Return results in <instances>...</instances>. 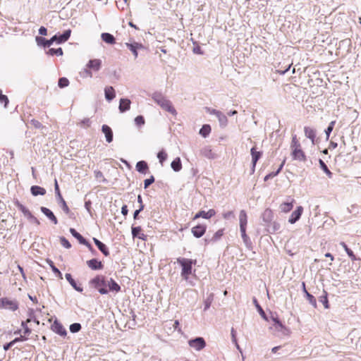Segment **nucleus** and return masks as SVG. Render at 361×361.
Masks as SVG:
<instances>
[{"mask_svg": "<svg viewBox=\"0 0 361 361\" xmlns=\"http://www.w3.org/2000/svg\"><path fill=\"white\" fill-rule=\"evenodd\" d=\"M290 148L291 151L290 154L293 160L300 162H305L307 161L306 154L296 135L292 136Z\"/></svg>", "mask_w": 361, "mask_h": 361, "instance_id": "obj_1", "label": "nucleus"}, {"mask_svg": "<svg viewBox=\"0 0 361 361\" xmlns=\"http://www.w3.org/2000/svg\"><path fill=\"white\" fill-rule=\"evenodd\" d=\"M177 263L181 267L180 275L185 280H188L190 275L192 274V266L197 263L196 259H188L184 257H178L176 259Z\"/></svg>", "mask_w": 361, "mask_h": 361, "instance_id": "obj_2", "label": "nucleus"}, {"mask_svg": "<svg viewBox=\"0 0 361 361\" xmlns=\"http://www.w3.org/2000/svg\"><path fill=\"white\" fill-rule=\"evenodd\" d=\"M152 99L164 111H168L175 116L177 115L176 110L173 106L171 101L161 94H154Z\"/></svg>", "mask_w": 361, "mask_h": 361, "instance_id": "obj_3", "label": "nucleus"}, {"mask_svg": "<svg viewBox=\"0 0 361 361\" xmlns=\"http://www.w3.org/2000/svg\"><path fill=\"white\" fill-rule=\"evenodd\" d=\"M102 67V61L99 59H91L86 64V68H84L80 73L82 78H92V71L97 72L100 70Z\"/></svg>", "mask_w": 361, "mask_h": 361, "instance_id": "obj_4", "label": "nucleus"}, {"mask_svg": "<svg viewBox=\"0 0 361 361\" xmlns=\"http://www.w3.org/2000/svg\"><path fill=\"white\" fill-rule=\"evenodd\" d=\"M89 283L92 288L97 289L100 294L104 295L108 293V290L106 288L107 283L104 276L97 275L92 279Z\"/></svg>", "mask_w": 361, "mask_h": 361, "instance_id": "obj_5", "label": "nucleus"}, {"mask_svg": "<svg viewBox=\"0 0 361 361\" xmlns=\"http://www.w3.org/2000/svg\"><path fill=\"white\" fill-rule=\"evenodd\" d=\"M0 308L16 311L18 309V302L16 300L9 298H0Z\"/></svg>", "mask_w": 361, "mask_h": 361, "instance_id": "obj_6", "label": "nucleus"}, {"mask_svg": "<svg viewBox=\"0 0 361 361\" xmlns=\"http://www.w3.org/2000/svg\"><path fill=\"white\" fill-rule=\"evenodd\" d=\"M188 345L195 350L200 351L205 348L206 342L203 338L198 337L195 339L190 340L188 341Z\"/></svg>", "mask_w": 361, "mask_h": 361, "instance_id": "obj_7", "label": "nucleus"}, {"mask_svg": "<svg viewBox=\"0 0 361 361\" xmlns=\"http://www.w3.org/2000/svg\"><path fill=\"white\" fill-rule=\"evenodd\" d=\"M54 189H55L56 195L59 200L60 201V202L61 204V207H62L63 210L64 211V212L66 214H69L70 213V209L68 207L66 201L64 200V199L63 198V197L61 195V191H60V189H59V184H58V182H57L56 179H55V181H54Z\"/></svg>", "mask_w": 361, "mask_h": 361, "instance_id": "obj_8", "label": "nucleus"}, {"mask_svg": "<svg viewBox=\"0 0 361 361\" xmlns=\"http://www.w3.org/2000/svg\"><path fill=\"white\" fill-rule=\"evenodd\" d=\"M207 226L205 224H198L192 228L191 232L195 238H201L206 232Z\"/></svg>", "mask_w": 361, "mask_h": 361, "instance_id": "obj_9", "label": "nucleus"}, {"mask_svg": "<svg viewBox=\"0 0 361 361\" xmlns=\"http://www.w3.org/2000/svg\"><path fill=\"white\" fill-rule=\"evenodd\" d=\"M215 214H216V212L213 209H210L207 212L200 211L198 213H197L195 215V216L193 217V219L195 220L200 217L205 219H209L212 218V216H215Z\"/></svg>", "mask_w": 361, "mask_h": 361, "instance_id": "obj_10", "label": "nucleus"}, {"mask_svg": "<svg viewBox=\"0 0 361 361\" xmlns=\"http://www.w3.org/2000/svg\"><path fill=\"white\" fill-rule=\"evenodd\" d=\"M70 233L78 240L80 243L86 245L90 250H92V245L75 228H70Z\"/></svg>", "mask_w": 361, "mask_h": 361, "instance_id": "obj_11", "label": "nucleus"}, {"mask_svg": "<svg viewBox=\"0 0 361 361\" xmlns=\"http://www.w3.org/2000/svg\"><path fill=\"white\" fill-rule=\"evenodd\" d=\"M302 212L303 207L302 206L298 207L291 214L288 220L289 223L291 224H295L298 220H299Z\"/></svg>", "mask_w": 361, "mask_h": 361, "instance_id": "obj_12", "label": "nucleus"}, {"mask_svg": "<svg viewBox=\"0 0 361 361\" xmlns=\"http://www.w3.org/2000/svg\"><path fill=\"white\" fill-rule=\"evenodd\" d=\"M51 330H52L54 332H55V333H56V334H59V335H61V336H66V334H67V333H66V329H65V328L63 326V325H62L60 322H57V321H55V322L52 324V325H51Z\"/></svg>", "mask_w": 361, "mask_h": 361, "instance_id": "obj_13", "label": "nucleus"}, {"mask_svg": "<svg viewBox=\"0 0 361 361\" xmlns=\"http://www.w3.org/2000/svg\"><path fill=\"white\" fill-rule=\"evenodd\" d=\"M304 133L306 137L310 139L312 142V143L314 145L315 142V138H316V130L312 127L310 126H305L304 127Z\"/></svg>", "mask_w": 361, "mask_h": 361, "instance_id": "obj_14", "label": "nucleus"}, {"mask_svg": "<svg viewBox=\"0 0 361 361\" xmlns=\"http://www.w3.org/2000/svg\"><path fill=\"white\" fill-rule=\"evenodd\" d=\"M87 264L88 267L92 270H100L104 268V264L102 262L97 260V259H92L87 261Z\"/></svg>", "mask_w": 361, "mask_h": 361, "instance_id": "obj_15", "label": "nucleus"}, {"mask_svg": "<svg viewBox=\"0 0 361 361\" xmlns=\"http://www.w3.org/2000/svg\"><path fill=\"white\" fill-rule=\"evenodd\" d=\"M132 235L133 238H138L142 240H147V235H145L140 226L132 227Z\"/></svg>", "mask_w": 361, "mask_h": 361, "instance_id": "obj_16", "label": "nucleus"}, {"mask_svg": "<svg viewBox=\"0 0 361 361\" xmlns=\"http://www.w3.org/2000/svg\"><path fill=\"white\" fill-rule=\"evenodd\" d=\"M251 156H252V168L253 171H255V168L257 161L260 159L262 155V152L259 151H257L255 147H253L250 150Z\"/></svg>", "mask_w": 361, "mask_h": 361, "instance_id": "obj_17", "label": "nucleus"}, {"mask_svg": "<svg viewBox=\"0 0 361 361\" xmlns=\"http://www.w3.org/2000/svg\"><path fill=\"white\" fill-rule=\"evenodd\" d=\"M274 322V327L276 331H282L283 334L288 335L290 331L287 329L277 318H273Z\"/></svg>", "mask_w": 361, "mask_h": 361, "instance_id": "obj_18", "label": "nucleus"}, {"mask_svg": "<svg viewBox=\"0 0 361 361\" xmlns=\"http://www.w3.org/2000/svg\"><path fill=\"white\" fill-rule=\"evenodd\" d=\"M126 47L132 51L135 58L136 59L138 56L137 50L143 49L144 47L142 44L134 42V43H126Z\"/></svg>", "mask_w": 361, "mask_h": 361, "instance_id": "obj_19", "label": "nucleus"}, {"mask_svg": "<svg viewBox=\"0 0 361 361\" xmlns=\"http://www.w3.org/2000/svg\"><path fill=\"white\" fill-rule=\"evenodd\" d=\"M200 154L202 156L209 159H213L216 157V154L212 151L210 147H205L202 148L200 151Z\"/></svg>", "mask_w": 361, "mask_h": 361, "instance_id": "obj_20", "label": "nucleus"}, {"mask_svg": "<svg viewBox=\"0 0 361 361\" xmlns=\"http://www.w3.org/2000/svg\"><path fill=\"white\" fill-rule=\"evenodd\" d=\"M212 114H214L219 119L220 124L223 126H226L228 123L227 117L225 114L219 111L214 109Z\"/></svg>", "mask_w": 361, "mask_h": 361, "instance_id": "obj_21", "label": "nucleus"}, {"mask_svg": "<svg viewBox=\"0 0 361 361\" xmlns=\"http://www.w3.org/2000/svg\"><path fill=\"white\" fill-rule=\"evenodd\" d=\"M93 241L95 243V245L97 246L98 249L105 255L109 256V251L107 247L102 243L100 240L97 239L96 238H93Z\"/></svg>", "mask_w": 361, "mask_h": 361, "instance_id": "obj_22", "label": "nucleus"}, {"mask_svg": "<svg viewBox=\"0 0 361 361\" xmlns=\"http://www.w3.org/2000/svg\"><path fill=\"white\" fill-rule=\"evenodd\" d=\"M41 211L42 212L46 215L54 224H58V220L56 219V217L55 216V215L54 214V213L50 210L47 207H41Z\"/></svg>", "mask_w": 361, "mask_h": 361, "instance_id": "obj_23", "label": "nucleus"}, {"mask_svg": "<svg viewBox=\"0 0 361 361\" xmlns=\"http://www.w3.org/2000/svg\"><path fill=\"white\" fill-rule=\"evenodd\" d=\"M130 100L128 99H121L119 104V110L121 112H125L130 108Z\"/></svg>", "mask_w": 361, "mask_h": 361, "instance_id": "obj_24", "label": "nucleus"}, {"mask_svg": "<svg viewBox=\"0 0 361 361\" xmlns=\"http://www.w3.org/2000/svg\"><path fill=\"white\" fill-rule=\"evenodd\" d=\"M102 132L104 133L106 140L108 142H111L113 140V132L109 126L107 125L102 126Z\"/></svg>", "mask_w": 361, "mask_h": 361, "instance_id": "obj_25", "label": "nucleus"}, {"mask_svg": "<svg viewBox=\"0 0 361 361\" xmlns=\"http://www.w3.org/2000/svg\"><path fill=\"white\" fill-rule=\"evenodd\" d=\"M240 228H246L247 224V216L245 210H241L239 214Z\"/></svg>", "mask_w": 361, "mask_h": 361, "instance_id": "obj_26", "label": "nucleus"}, {"mask_svg": "<svg viewBox=\"0 0 361 361\" xmlns=\"http://www.w3.org/2000/svg\"><path fill=\"white\" fill-rule=\"evenodd\" d=\"M56 35H54V37H52L50 39H45L44 38H42V37H36V40L37 41V42L39 44V43H42L43 44V45L44 47H50L55 41H56Z\"/></svg>", "mask_w": 361, "mask_h": 361, "instance_id": "obj_27", "label": "nucleus"}, {"mask_svg": "<svg viewBox=\"0 0 361 361\" xmlns=\"http://www.w3.org/2000/svg\"><path fill=\"white\" fill-rule=\"evenodd\" d=\"M17 207L19 208V209L29 219H35L38 224L37 219L32 214V213L23 204L19 203L18 202H16Z\"/></svg>", "mask_w": 361, "mask_h": 361, "instance_id": "obj_28", "label": "nucleus"}, {"mask_svg": "<svg viewBox=\"0 0 361 361\" xmlns=\"http://www.w3.org/2000/svg\"><path fill=\"white\" fill-rule=\"evenodd\" d=\"M31 193L34 196L37 195H44L46 194V190L38 185H33L30 188Z\"/></svg>", "mask_w": 361, "mask_h": 361, "instance_id": "obj_29", "label": "nucleus"}, {"mask_svg": "<svg viewBox=\"0 0 361 361\" xmlns=\"http://www.w3.org/2000/svg\"><path fill=\"white\" fill-rule=\"evenodd\" d=\"M101 37L104 42L109 44H114L116 43L115 37L109 33H102Z\"/></svg>", "mask_w": 361, "mask_h": 361, "instance_id": "obj_30", "label": "nucleus"}, {"mask_svg": "<svg viewBox=\"0 0 361 361\" xmlns=\"http://www.w3.org/2000/svg\"><path fill=\"white\" fill-rule=\"evenodd\" d=\"M107 286L110 291L118 293L121 290V286L113 279H110L107 282Z\"/></svg>", "mask_w": 361, "mask_h": 361, "instance_id": "obj_31", "label": "nucleus"}, {"mask_svg": "<svg viewBox=\"0 0 361 361\" xmlns=\"http://www.w3.org/2000/svg\"><path fill=\"white\" fill-rule=\"evenodd\" d=\"M136 170L142 173H146L148 169V165L145 161H140L136 164Z\"/></svg>", "mask_w": 361, "mask_h": 361, "instance_id": "obj_32", "label": "nucleus"}, {"mask_svg": "<svg viewBox=\"0 0 361 361\" xmlns=\"http://www.w3.org/2000/svg\"><path fill=\"white\" fill-rule=\"evenodd\" d=\"M71 30H66L63 32V34H62L59 36L56 35L57 39H56V42L57 43H62V42L67 41L71 36Z\"/></svg>", "mask_w": 361, "mask_h": 361, "instance_id": "obj_33", "label": "nucleus"}, {"mask_svg": "<svg viewBox=\"0 0 361 361\" xmlns=\"http://www.w3.org/2000/svg\"><path fill=\"white\" fill-rule=\"evenodd\" d=\"M65 277L67 279V281L71 283V285L74 288V289L79 292L82 291V288L80 286H77L75 281L73 279L71 274H66Z\"/></svg>", "mask_w": 361, "mask_h": 361, "instance_id": "obj_34", "label": "nucleus"}, {"mask_svg": "<svg viewBox=\"0 0 361 361\" xmlns=\"http://www.w3.org/2000/svg\"><path fill=\"white\" fill-rule=\"evenodd\" d=\"M105 97L107 100L111 101L115 97V91L112 87H106L104 90Z\"/></svg>", "mask_w": 361, "mask_h": 361, "instance_id": "obj_35", "label": "nucleus"}, {"mask_svg": "<svg viewBox=\"0 0 361 361\" xmlns=\"http://www.w3.org/2000/svg\"><path fill=\"white\" fill-rule=\"evenodd\" d=\"M293 202L294 200H292L290 202H283L281 204L280 209L282 212L288 213L289 212L293 207Z\"/></svg>", "mask_w": 361, "mask_h": 361, "instance_id": "obj_36", "label": "nucleus"}, {"mask_svg": "<svg viewBox=\"0 0 361 361\" xmlns=\"http://www.w3.org/2000/svg\"><path fill=\"white\" fill-rule=\"evenodd\" d=\"M319 166H320V168L324 171V172L326 174V176L329 178H331L332 176H333V173L331 172V171L328 169L326 164L324 162L323 160L322 159H319Z\"/></svg>", "mask_w": 361, "mask_h": 361, "instance_id": "obj_37", "label": "nucleus"}, {"mask_svg": "<svg viewBox=\"0 0 361 361\" xmlns=\"http://www.w3.org/2000/svg\"><path fill=\"white\" fill-rule=\"evenodd\" d=\"M319 301L323 303L326 309L329 308L328 293L325 290H323V295L319 297Z\"/></svg>", "mask_w": 361, "mask_h": 361, "instance_id": "obj_38", "label": "nucleus"}, {"mask_svg": "<svg viewBox=\"0 0 361 361\" xmlns=\"http://www.w3.org/2000/svg\"><path fill=\"white\" fill-rule=\"evenodd\" d=\"M171 168L175 171H179L182 169L181 161L179 157L176 158L171 162Z\"/></svg>", "mask_w": 361, "mask_h": 361, "instance_id": "obj_39", "label": "nucleus"}, {"mask_svg": "<svg viewBox=\"0 0 361 361\" xmlns=\"http://www.w3.org/2000/svg\"><path fill=\"white\" fill-rule=\"evenodd\" d=\"M214 294L210 293L208 295V297L207 298V299L204 301V311L207 310L210 307L211 304L212 303V302L214 300Z\"/></svg>", "mask_w": 361, "mask_h": 361, "instance_id": "obj_40", "label": "nucleus"}, {"mask_svg": "<svg viewBox=\"0 0 361 361\" xmlns=\"http://www.w3.org/2000/svg\"><path fill=\"white\" fill-rule=\"evenodd\" d=\"M31 321V319H27L25 322H22L21 323V326L24 329L23 334H25V336H28L32 332L31 329L27 326V324Z\"/></svg>", "mask_w": 361, "mask_h": 361, "instance_id": "obj_41", "label": "nucleus"}, {"mask_svg": "<svg viewBox=\"0 0 361 361\" xmlns=\"http://www.w3.org/2000/svg\"><path fill=\"white\" fill-rule=\"evenodd\" d=\"M211 132V127L209 125H204L200 130V134L204 137H206Z\"/></svg>", "mask_w": 361, "mask_h": 361, "instance_id": "obj_42", "label": "nucleus"}, {"mask_svg": "<svg viewBox=\"0 0 361 361\" xmlns=\"http://www.w3.org/2000/svg\"><path fill=\"white\" fill-rule=\"evenodd\" d=\"M224 233V228L218 230L213 235L212 238H211V240L213 241V242H216V241L219 240L223 236Z\"/></svg>", "mask_w": 361, "mask_h": 361, "instance_id": "obj_43", "label": "nucleus"}, {"mask_svg": "<svg viewBox=\"0 0 361 361\" xmlns=\"http://www.w3.org/2000/svg\"><path fill=\"white\" fill-rule=\"evenodd\" d=\"M48 54L51 56H54V55L61 56V55H63V50L61 48H58V49L51 48V49H49Z\"/></svg>", "mask_w": 361, "mask_h": 361, "instance_id": "obj_44", "label": "nucleus"}, {"mask_svg": "<svg viewBox=\"0 0 361 361\" xmlns=\"http://www.w3.org/2000/svg\"><path fill=\"white\" fill-rule=\"evenodd\" d=\"M59 87L60 88H63V87H66L67 86H68L69 85V80L66 78H61L59 80Z\"/></svg>", "mask_w": 361, "mask_h": 361, "instance_id": "obj_45", "label": "nucleus"}, {"mask_svg": "<svg viewBox=\"0 0 361 361\" xmlns=\"http://www.w3.org/2000/svg\"><path fill=\"white\" fill-rule=\"evenodd\" d=\"M306 297L309 302L314 307H317V301L315 298L311 295L310 293H307Z\"/></svg>", "mask_w": 361, "mask_h": 361, "instance_id": "obj_46", "label": "nucleus"}, {"mask_svg": "<svg viewBox=\"0 0 361 361\" xmlns=\"http://www.w3.org/2000/svg\"><path fill=\"white\" fill-rule=\"evenodd\" d=\"M283 166V164H281L280 167L279 168V169L275 173L272 172V173H270L267 174L264 177V180L266 181L268 179L274 177L275 176H276L281 171V170L282 169Z\"/></svg>", "mask_w": 361, "mask_h": 361, "instance_id": "obj_47", "label": "nucleus"}, {"mask_svg": "<svg viewBox=\"0 0 361 361\" xmlns=\"http://www.w3.org/2000/svg\"><path fill=\"white\" fill-rule=\"evenodd\" d=\"M81 329V325L79 323H74L70 326V331L72 333H76Z\"/></svg>", "mask_w": 361, "mask_h": 361, "instance_id": "obj_48", "label": "nucleus"}, {"mask_svg": "<svg viewBox=\"0 0 361 361\" xmlns=\"http://www.w3.org/2000/svg\"><path fill=\"white\" fill-rule=\"evenodd\" d=\"M8 98L6 95H4L2 94V91L0 90V102L4 103V107H7V105L8 104Z\"/></svg>", "mask_w": 361, "mask_h": 361, "instance_id": "obj_49", "label": "nucleus"}, {"mask_svg": "<svg viewBox=\"0 0 361 361\" xmlns=\"http://www.w3.org/2000/svg\"><path fill=\"white\" fill-rule=\"evenodd\" d=\"M157 157L161 164H163V162L167 158V154L164 151H160L158 154Z\"/></svg>", "mask_w": 361, "mask_h": 361, "instance_id": "obj_50", "label": "nucleus"}, {"mask_svg": "<svg viewBox=\"0 0 361 361\" xmlns=\"http://www.w3.org/2000/svg\"><path fill=\"white\" fill-rule=\"evenodd\" d=\"M50 266L51 267V269L52 271L56 274V276L62 279H63V276H62V274L61 272L59 270V269H57L54 264H53V262H51V264H50Z\"/></svg>", "mask_w": 361, "mask_h": 361, "instance_id": "obj_51", "label": "nucleus"}, {"mask_svg": "<svg viewBox=\"0 0 361 361\" xmlns=\"http://www.w3.org/2000/svg\"><path fill=\"white\" fill-rule=\"evenodd\" d=\"M61 244L66 248H70L71 247L69 241L64 237L60 238Z\"/></svg>", "mask_w": 361, "mask_h": 361, "instance_id": "obj_52", "label": "nucleus"}, {"mask_svg": "<svg viewBox=\"0 0 361 361\" xmlns=\"http://www.w3.org/2000/svg\"><path fill=\"white\" fill-rule=\"evenodd\" d=\"M135 122L137 126H142L145 124V118L142 116H137L135 118Z\"/></svg>", "mask_w": 361, "mask_h": 361, "instance_id": "obj_53", "label": "nucleus"}, {"mask_svg": "<svg viewBox=\"0 0 361 361\" xmlns=\"http://www.w3.org/2000/svg\"><path fill=\"white\" fill-rule=\"evenodd\" d=\"M253 301H254V303L255 304L256 307L257 308V310H258L259 312L260 313V314H261L262 316H263V317H265V313H264V312L263 309L262 308V307L259 305V303H258V302H257V299H256V298H255V299L253 300Z\"/></svg>", "mask_w": 361, "mask_h": 361, "instance_id": "obj_54", "label": "nucleus"}, {"mask_svg": "<svg viewBox=\"0 0 361 361\" xmlns=\"http://www.w3.org/2000/svg\"><path fill=\"white\" fill-rule=\"evenodd\" d=\"M154 182V178L152 176L149 178L145 179L144 181L145 188H148Z\"/></svg>", "mask_w": 361, "mask_h": 361, "instance_id": "obj_55", "label": "nucleus"}, {"mask_svg": "<svg viewBox=\"0 0 361 361\" xmlns=\"http://www.w3.org/2000/svg\"><path fill=\"white\" fill-rule=\"evenodd\" d=\"M241 236L244 241H246L248 238L247 234H246V228H240Z\"/></svg>", "mask_w": 361, "mask_h": 361, "instance_id": "obj_56", "label": "nucleus"}, {"mask_svg": "<svg viewBox=\"0 0 361 361\" xmlns=\"http://www.w3.org/2000/svg\"><path fill=\"white\" fill-rule=\"evenodd\" d=\"M233 216H234V214L232 211H229V212H225L223 214V217L225 219H230L231 217H233Z\"/></svg>", "mask_w": 361, "mask_h": 361, "instance_id": "obj_57", "label": "nucleus"}, {"mask_svg": "<svg viewBox=\"0 0 361 361\" xmlns=\"http://www.w3.org/2000/svg\"><path fill=\"white\" fill-rule=\"evenodd\" d=\"M27 336H25V334H24L23 336H20V337H19V338H16L12 341L13 342V343H16V342H18V341H25V340H27Z\"/></svg>", "mask_w": 361, "mask_h": 361, "instance_id": "obj_58", "label": "nucleus"}, {"mask_svg": "<svg viewBox=\"0 0 361 361\" xmlns=\"http://www.w3.org/2000/svg\"><path fill=\"white\" fill-rule=\"evenodd\" d=\"M27 336H25V334H24L23 336H20V337H19V338H16L12 341L13 342V343H16V342H18V341H25V340H27Z\"/></svg>", "mask_w": 361, "mask_h": 361, "instance_id": "obj_59", "label": "nucleus"}, {"mask_svg": "<svg viewBox=\"0 0 361 361\" xmlns=\"http://www.w3.org/2000/svg\"><path fill=\"white\" fill-rule=\"evenodd\" d=\"M333 129L331 128V126H328L327 128L325 130L326 133V139L329 140L330 137V134L332 132Z\"/></svg>", "mask_w": 361, "mask_h": 361, "instance_id": "obj_60", "label": "nucleus"}, {"mask_svg": "<svg viewBox=\"0 0 361 361\" xmlns=\"http://www.w3.org/2000/svg\"><path fill=\"white\" fill-rule=\"evenodd\" d=\"M346 253L350 257L352 261H355L357 259L355 255H354L353 252L350 249V251H348Z\"/></svg>", "mask_w": 361, "mask_h": 361, "instance_id": "obj_61", "label": "nucleus"}, {"mask_svg": "<svg viewBox=\"0 0 361 361\" xmlns=\"http://www.w3.org/2000/svg\"><path fill=\"white\" fill-rule=\"evenodd\" d=\"M39 33L41 35H47V30L46 27H41L39 29Z\"/></svg>", "mask_w": 361, "mask_h": 361, "instance_id": "obj_62", "label": "nucleus"}, {"mask_svg": "<svg viewBox=\"0 0 361 361\" xmlns=\"http://www.w3.org/2000/svg\"><path fill=\"white\" fill-rule=\"evenodd\" d=\"M128 209L127 205H123L121 208V213L123 216H126L128 214Z\"/></svg>", "mask_w": 361, "mask_h": 361, "instance_id": "obj_63", "label": "nucleus"}, {"mask_svg": "<svg viewBox=\"0 0 361 361\" xmlns=\"http://www.w3.org/2000/svg\"><path fill=\"white\" fill-rule=\"evenodd\" d=\"M144 209V205H140L139 209H137L134 213V219H137L138 214Z\"/></svg>", "mask_w": 361, "mask_h": 361, "instance_id": "obj_64", "label": "nucleus"}]
</instances>
